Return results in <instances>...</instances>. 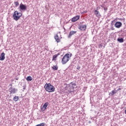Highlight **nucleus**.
I'll list each match as a JSON object with an SVG mask.
<instances>
[{
    "mask_svg": "<svg viewBox=\"0 0 126 126\" xmlns=\"http://www.w3.org/2000/svg\"><path fill=\"white\" fill-rule=\"evenodd\" d=\"M44 89H45L47 92H49V93H52V92H55V90H56V88L54 87V86L52 85L51 83H46L44 85Z\"/></svg>",
    "mask_w": 126,
    "mask_h": 126,
    "instance_id": "obj_1",
    "label": "nucleus"
},
{
    "mask_svg": "<svg viewBox=\"0 0 126 126\" xmlns=\"http://www.w3.org/2000/svg\"><path fill=\"white\" fill-rule=\"evenodd\" d=\"M21 16H22V13L21 12H18L17 11H15L13 15V19L16 21L19 20Z\"/></svg>",
    "mask_w": 126,
    "mask_h": 126,
    "instance_id": "obj_2",
    "label": "nucleus"
},
{
    "mask_svg": "<svg viewBox=\"0 0 126 126\" xmlns=\"http://www.w3.org/2000/svg\"><path fill=\"white\" fill-rule=\"evenodd\" d=\"M70 58V56L69 57V54L67 53L63 57V58H62V63L63 64H65V63H67V62H68V61H69V59Z\"/></svg>",
    "mask_w": 126,
    "mask_h": 126,
    "instance_id": "obj_3",
    "label": "nucleus"
},
{
    "mask_svg": "<svg viewBox=\"0 0 126 126\" xmlns=\"http://www.w3.org/2000/svg\"><path fill=\"white\" fill-rule=\"evenodd\" d=\"M86 28H87L86 25H80L78 27V29H80L81 31H86Z\"/></svg>",
    "mask_w": 126,
    "mask_h": 126,
    "instance_id": "obj_4",
    "label": "nucleus"
},
{
    "mask_svg": "<svg viewBox=\"0 0 126 126\" xmlns=\"http://www.w3.org/2000/svg\"><path fill=\"white\" fill-rule=\"evenodd\" d=\"M19 8H20V11H21V10L25 11V10H26V9H27V6H26V5H25L22 3L20 4Z\"/></svg>",
    "mask_w": 126,
    "mask_h": 126,
    "instance_id": "obj_5",
    "label": "nucleus"
},
{
    "mask_svg": "<svg viewBox=\"0 0 126 126\" xmlns=\"http://www.w3.org/2000/svg\"><path fill=\"white\" fill-rule=\"evenodd\" d=\"M55 39L57 43H60V42H61V39H62V37L57 34L55 36Z\"/></svg>",
    "mask_w": 126,
    "mask_h": 126,
    "instance_id": "obj_6",
    "label": "nucleus"
},
{
    "mask_svg": "<svg viewBox=\"0 0 126 126\" xmlns=\"http://www.w3.org/2000/svg\"><path fill=\"white\" fill-rule=\"evenodd\" d=\"M122 25H123V24H122L121 22H117L115 24V26L116 28H121Z\"/></svg>",
    "mask_w": 126,
    "mask_h": 126,
    "instance_id": "obj_7",
    "label": "nucleus"
},
{
    "mask_svg": "<svg viewBox=\"0 0 126 126\" xmlns=\"http://www.w3.org/2000/svg\"><path fill=\"white\" fill-rule=\"evenodd\" d=\"M5 59V53L3 52L0 56V61H4Z\"/></svg>",
    "mask_w": 126,
    "mask_h": 126,
    "instance_id": "obj_8",
    "label": "nucleus"
},
{
    "mask_svg": "<svg viewBox=\"0 0 126 126\" xmlns=\"http://www.w3.org/2000/svg\"><path fill=\"white\" fill-rule=\"evenodd\" d=\"M79 18H80V16L79 15L76 16L75 17H74L73 18H72L71 21L72 22H75V21H77V20H78Z\"/></svg>",
    "mask_w": 126,
    "mask_h": 126,
    "instance_id": "obj_9",
    "label": "nucleus"
},
{
    "mask_svg": "<svg viewBox=\"0 0 126 126\" xmlns=\"http://www.w3.org/2000/svg\"><path fill=\"white\" fill-rule=\"evenodd\" d=\"M77 32V31H72L70 32L69 35L68 36V38H70V37H71L72 35H74V34H76Z\"/></svg>",
    "mask_w": 126,
    "mask_h": 126,
    "instance_id": "obj_10",
    "label": "nucleus"
},
{
    "mask_svg": "<svg viewBox=\"0 0 126 126\" xmlns=\"http://www.w3.org/2000/svg\"><path fill=\"white\" fill-rule=\"evenodd\" d=\"M48 106H49V103L48 102L45 103L42 107V110H43V111L46 110V109H47V107H48Z\"/></svg>",
    "mask_w": 126,
    "mask_h": 126,
    "instance_id": "obj_11",
    "label": "nucleus"
},
{
    "mask_svg": "<svg viewBox=\"0 0 126 126\" xmlns=\"http://www.w3.org/2000/svg\"><path fill=\"white\" fill-rule=\"evenodd\" d=\"M117 92H118V91H117V90L116 89H114L110 93L109 95H111V96H113L115 95V94H116Z\"/></svg>",
    "mask_w": 126,
    "mask_h": 126,
    "instance_id": "obj_12",
    "label": "nucleus"
},
{
    "mask_svg": "<svg viewBox=\"0 0 126 126\" xmlns=\"http://www.w3.org/2000/svg\"><path fill=\"white\" fill-rule=\"evenodd\" d=\"M9 90H10V92L11 93V94H14L16 92V90H15V88H10L9 89Z\"/></svg>",
    "mask_w": 126,
    "mask_h": 126,
    "instance_id": "obj_13",
    "label": "nucleus"
},
{
    "mask_svg": "<svg viewBox=\"0 0 126 126\" xmlns=\"http://www.w3.org/2000/svg\"><path fill=\"white\" fill-rule=\"evenodd\" d=\"M59 55H60V54L55 55L53 56V58H52L53 62H54V61L55 62H56V61H57V58H58V56H59Z\"/></svg>",
    "mask_w": 126,
    "mask_h": 126,
    "instance_id": "obj_14",
    "label": "nucleus"
},
{
    "mask_svg": "<svg viewBox=\"0 0 126 126\" xmlns=\"http://www.w3.org/2000/svg\"><path fill=\"white\" fill-rule=\"evenodd\" d=\"M94 14L96 15L97 17H99V16H100V12H99V11L95 10H94Z\"/></svg>",
    "mask_w": 126,
    "mask_h": 126,
    "instance_id": "obj_15",
    "label": "nucleus"
},
{
    "mask_svg": "<svg viewBox=\"0 0 126 126\" xmlns=\"http://www.w3.org/2000/svg\"><path fill=\"white\" fill-rule=\"evenodd\" d=\"M26 80H27V81H32V80H33V78H32V76H29L27 77Z\"/></svg>",
    "mask_w": 126,
    "mask_h": 126,
    "instance_id": "obj_16",
    "label": "nucleus"
},
{
    "mask_svg": "<svg viewBox=\"0 0 126 126\" xmlns=\"http://www.w3.org/2000/svg\"><path fill=\"white\" fill-rule=\"evenodd\" d=\"M13 100L15 102H17V101L19 100V97L17 96H15V97H13Z\"/></svg>",
    "mask_w": 126,
    "mask_h": 126,
    "instance_id": "obj_17",
    "label": "nucleus"
},
{
    "mask_svg": "<svg viewBox=\"0 0 126 126\" xmlns=\"http://www.w3.org/2000/svg\"><path fill=\"white\" fill-rule=\"evenodd\" d=\"M117 41H118L119 43H124V38H118Z\"/></svg>",
    "mask_w": 126,
    "mask_h": 126,
    "instance_id": "obj_18",
    "label": "nucleus"
},
{
    "mask_svg": "<svg viewBox=\"0 0 126 126\" xmlns=\"http://www.w3.org/2000/svg\"><path fill=\"white\" fill-rule=\"evenodd\" d=\"M70 84H71L72 89V90L74 89V88H75V87L76 86V84H75V83H71Z\"/></svg>",
    "mask_w": 126,
    "mask_h": 126,
    "instance_id": "obj_19",
    "label": "nucleus"
},
{
    "mask_svg": "<svg viewBox=\"0 0 126 126\" xmlns=\"http://www.w3.org/2000/svg\"><path fill=\"white\" fill-rule=\"evenodd\" d=\"M52 68L54 70H58V69L59 68V67L57 65H54L52 67Z\"/></svg>",
    "mask_w": 126,
    "mask_h": 126,
    "instance_id": "obj_20",
    "label": "nucleus"
},
{
    "mask_svg": "<svg viewBox=\"0 0 126 126\" xmlns=\"http://www.w3.org/2000/svg\"><path fill=\"white\" fill-rule=\"evenodd\" d=\"M14 4H15L16 7H17L19 5V3L18 1L15 2Z\"/></svg>",
    "mask_w": 126,
    "mask_h": 126,
    "instance_id": "obj_21",
    "label": "nucleus"
},
{
    "mask_svg": "<svg viewBox=\"0 0 126 126\" xmlns=\"http://www.w3.org/2000/svg\"><path fill=\"white\" fill-rule=\"evenodd\" d=\"M98 48L99 49H101V48H103V44L101 43V44H100L99 45H98Z\"/></svg>",
    "mask_w": 126,
    "mask_h": 126,
    "instance_id": "obj_22",
    "label": "nucleus"
},
{
    "mask_svg": "<svg viewBox=\"0 0 126 126\" xmlns=\"http://www.w3.org/2000/svg\"><path fill=\"white\" fill-rule=\"evenodd\" d=\"M104 10H105V11H106V10H108V8L107 7H104Z\"/></svg>",
    "mask_w": 126,
    "mask_h": 126,
    "instance_id": "obj_23",
    "label": "nucleus"
},
{
    "mask_svg": "<svg viewBox=\"0 0 126 126\" xmlns=\"http://www.w3.org/2000/svg\"><path fill=\"white\" fill-rule=\"evenodd\" d=\"M120 90H122V89H121V88H119V89H118V90H117V92H118V91H120Z\"/></svg>",
    "mask_w": 126,
    "mask_h": 126,
    "instance_id": "obj_24",
    "label": "nucleus"
},
{
    "mask_svg": "<svg viewBox=\"0 0 126 126\" xmlns=\"http://www.w3.org/2000/svg\"><path fill=\"white\" fill-rule=\"evenodd\" d=\"M100 8H101L100 7H96L97 10H98V9H100Z\"/></svg>",
    "mask_w": 126,
    "mask_h": 126,
    "instance_id": "obj_25",
    "label": "nucleus"
},
{
    "mask_svg": "<svg viewBox=\"0 0 126 126\" xmlns=\"http://www.w3.org/2000/svg\"><path fill=\"white\" fill-rule=\"evenodd\" d=\"M125 113L126 114V109L125 110Z\"/></svg>",
    "mask_w": 126,
    "mask_h": 126,
    "instance_id": "obj_26",
    "label": "nucleus"
},
{
    "mask_svg": "<svg viewBox=\"0 0 126 126\" xmlns=\"http://www.w3.org/2000/svg\"><path fill=\"white\" fill-rule=\"evenodd\" d=\"M16 80H18V79H16Z\"/></svg>",
    "mask_w": 126,
    "mask_h": 126,
    "instance_id": "obj_27",
    "label": "nucleus"
},
{
    "mask_svg": "<svg viewBox=\"0 0 126 126\" xmlns=\"http://www.w3.org/2000/svg\"><path fill=\"white\" fill-rule=\"evenodd\" d=\"M86 12H85V13H86Z\"/></svg>",
    "mask_w": 126,
    "mask_h": 126,
    "instance_id": "obj_28",
    "label": "nucleus"
}]
</instances>
